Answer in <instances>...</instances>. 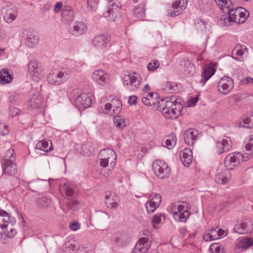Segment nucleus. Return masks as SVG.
<instances>
[{
  "label": "nucleus",
  "instance_id": "obj_1",
  "mask_svg": "<svg viewBox=\"0 0 253 253\" xmlns=\"http://www.w3.org/2000/svg\"><path fill=\"white\" fill-rule=\"evenodd\" d=\"M159 98L158 93L149 92L144 94L142 102L147 106L155 105L157 103V110L169 119H176L181 113L183 107L180 98L175 96L160 100Z\"/></svg>",
  "mask_w": 253,
  "mask_h": 253
},
{
  "label": "nucleus",
  "instance_id": "obj_2",
  "mask_svg": "<svg viewBox=\"0 0 253 253\" xmlns=\"http://www.w3.org/2000/svg\"><path fill=\"white\" fill-rule=\"evenodd\" d=\"M216 3L220 7L222 10L223 8L227 9L228 13V17H225L223 20V24L226 26H229L231 25L232 22H235L236 23H240L241 19L238 18L239 10H244V9L241 7L231 8L230 9V5H228V1L230 0H214Z\"/></svg>",
  "mask_w": 253,
  "mask_h": 253
},
{
  "label": "nucleus",
  "instance_id": "obj_3",
  "mask_svg": "<svg viewBox=\"0 0 253 253\" xmlns=\"http://www.w3.org/2000/svg\"><path fill=\"white\" fill-rule=\"evenodd\" d=\"M13 149L7 151L2 165V175L14 176L17 174V166L14 162L15 158L13 157Z\"/></svg>",
  "mask_w": 253,
  "mask_h": 253
},
{
  "label": "nucleus",
  "instance_id": "obj_4",
  "mask_svg": "<svg viewBox=\"0 0 253 253\" xmlns=\"http://www.w3.org/2000/svg\"><path fill=\"white\" fill-rule=\"evenodd\" d=\"M71 76L69 69L62 68L60 71H52L47 76L48 84L53 85H60L67 81Z\"/></svg>",
  "mask_w": 253,
  "mask_h": 253
},
{
  "label": "nucleus",
  "instance_id": "obj_5",
  "mask_svg": "<svg viewBox=\"0 0 253 253\" xmlns=\"http://www.w3.org/2000/svg\"><path fill=\"white\" fill-rule=\"evenodd\" d=\"M100 158V165L101 167L105 168L109 166L112 169L114 168L116 164L117 156L113 149L107 148L102 150L99 153Z\"/></svg>",
  "mask_w": 253,
  "mask_h": 253
},
{
  "label": "nucleus",
  "instance_id": "obj_6",
  "mask_svg": "<svg viewBox=\"0 0 253 253\" xmlns=\"http://www.w3.org/2000/svg\"><path fill=\"white\" fill-rule=\"evenodd\" d=\"M171 210L174 218L180 222H185L190 214L188 206L179 202L172 204Z\"/></svg>",
  "mask_w": 253,
  "mask_h": 253
},
{
  "label": "nucleus",
  "instance_id": "obj_7",
  "mask_svg": "<svg viewBox=\"0 0 253 253\" xmlns=\"http://www.w3.org/2000/svg\"><path fill=\"white\" fill-rule=\"evenodd\" d=\"M28 74L35 82H39L43 76L44 72L36 60L30 61L28 64Z\"/></svg>",
  "mask_w": 253,
  "mask_h": 253
},
{
  "label": "nucleus",
  "instance_id": "obj_8",
  "mask_svg": "<svg viewBox=\"0 0 253 253\" xmlns=\"http://www.w3.org/2000/svg\"><path fill=\"white\" fill-rule=\"evenodd\" d=\"M152 169L156 176L160 179L169 176L170 169L164 161L155 160L152 164Z\"/></svg>",
  "mask_w": 253,
  "mask_h": 253
},
{
  "label": "nucleus",
  "instance_id": "obj_9",
  "mask_svg": "<svg viewBox=\"0 0 253 253\" xmlns=\"http://www.w3.org/2000/svg\"><path fill=\"white\" fill-rule=\"evenodd\" d=\"M92 102V95L90 93H82L74 99L75 105L80 109H85L89 107Z\"/></svg>",
  "mask_w": 253,
  "mask_h": 253
},
{
  "label": "nucleus",
  "instance_id": "obj_10",
  "mask_svg": "<svg viewBox=\"0 0 253 253\" xmlns=\"http://www.w3.org/2000/svg\"><path fill=\"white\" fill-rule=\"evenodd\" d=\"M234 87V82L231 77L224 76L218 83V91L224 94H228Z\"/></svg>",
  "mask_w": 253,
  "mask_h": 253
},
{
  "label": "nucleus",
  "instance_id": "obj_11",
  "mask_svg": "<svg viewBox=\"0 0 253 253\" xmlns=\"http://www.w3.org/2000/svg\"><path fill=\"white\" fill-rule=\"evenodd\" d=\"M107 0L108 1V7L107 12L104 14V16L106 18H109L110 20L114 21L118 9L121 8L122 4L117 0Z\"/></svg>",
  "mask_w": 253,
  "mask_h": 253
},
{
  "label": "nucleus",
  "instance_id": "obj_12",
  "mask_svg": "<svg viewBox=\"0 0 253 253\" xmlns=\"http://www.w3.org/2000/svg\"><path fill=\"white\" fill-rule=\"evenodd\" d=\"M187 0H176L172 3L171 7L168 10V14L171 17H175L180 14L186 8Z\"/></svg>",
  "mask_w": 253,
  "mask_h": 253
},
{
  "label": "nucleus",
  "instance_id": "obj_13",
  "mask_svg": "<svg viewBox=\"0 0 253 253\" xmlns=\"http://www.w3.org/2000/svg\"><path fill=\"white\" fill-rule=\"evenodd\" d=\"M152 238L142 237L136 244L133 253H146L150 247Z\"/></svg>",
  "mask_w": 253,
  "mask_h": 253
},
{
  "label": "nucleus",
  "instance_id": "obj_14",
  "mask_svg": "<svg viewBox=\"0 0 253 253\" xmlns=\"http://www.w3.org/2000/svg\"><path fill=\"white\" fill-rule=\"evenodd\" d=\"M1 14L6 22L10 23L17 15L16 8L11 4H7L1 9Z\"/></svg>",
  "mask_w": 253,
  "mask_h": 253
},
{
  "label": "nucleus",
  "instance_id": "obj_15",
  "mask_svg": "<svg viewBox=\"0 0 253 253\" xmlns=\"http://www.w3.org/2000/svg\"><path fill=\"white\" fill-rule=\"evenodd\" d=\"M248 160L245 154H242L240 152H235L233 154H230L226 157L224 164L226 167L227 163H229L233 164V166H236L241 162L247 161Z\"/></svg>",
  "mask_w": 253,
  "mask_h": 253
},
{
  "label": "nucleus",
  "instance_id": "obj_16",
  "mask_svg": "<svg viewBox=\"0 0 253 253\" xmlns=\"http://www.w3.org/2000/svg\"><path fill=\"white\" fill-rule=\"evenodd\" d=\"M22 39L25 44L30 47H33L39 42V37L34 31L24 30L22 33Z\"/></svg>",
  "mask_w": 253,
  "mask_h": 253
},
{
  "label": "nucleus",
  "instance_id": "obj_17",
  "mask_svg": "<svg viewBox=\"0 0 253 253\" xmlns=\"http://www.w3.org/2000/svg\"><path fill=\"white\" fill-rule=\"evenodd\" d=\"M15 222L16 220L14 217L11 216L7 212L0 209V228L1 230L4 231L7 223H10L12 226Z\"/></svg>",
  "mask_w": 253,
  "mask_h": 253
},
{
  "label": "nucleus",
  "instance_id": "obj_18",
  "mask_svg": "<svg viewBox=\"0 0 253 253\" xmlns=\"http://www.w3.org/2000/svg\"><path fill=\"white\" fill-rule=\"evenodd\" d=\"M108 41L107 37L104 35H97L92 40V43L97 49L103 50L106 47Z\"/></svg>",
  "mask_w": 253,
  "mask_h": 253
},
{
  "label": "nucleus",
  "instance_id": "obj_19",
  "mask_svg": "<svg viewBox=\"0 0 253 253\" xmlns=\"http://www.w3.org/2000/svg\"><path fill=\"white\" fill-rule=\"evenodd\" d=\"M74 20V11L70 7H65L62 11V23L69 25Z\"/></svg>",
  "mask_w": 253,
  "mask_h": 253
},
{
  "label": "nucleus",
  "instance_id": "obj_20",
  "mask_svg": "<svg viewBox=\"0 0 253 253\" xmlns=\"http://www.w3.org/2000/svg\"><path fill=\"white\" fill-rule=\"evenodd\" d=\"M92 78L96 83L104 85L107 83L109 75L102 70H97L93 72Z\"/></svg>",
  "mask_w": 253,
  "mask_h": 253
},
{
  "label": "nucleus",
  "instance_id": "obj_21",
  "mask_svg": "<svg viewBox=\"0 0 253 253\" xmlns=\"http://www.w3.org/2000/svg\"><path fill=\"white\" fill-rule=\"evenodd\" d=\"M87 28L84 23L77 21L74 23L72 28H70L69 32L75 36H80L84 34L87 31Z\"/></svg>",
  "mask_w": 253,
  "mask_h": 253
},
{
  "label": "nucleus",
  "instance_id": "obj_22",
  "mask_svg": "<svg viewBox=\"0 0 253 253\" xmlns=\"http://www.w3.org/2000/svg\"><path fill=\"white\" fill-rule=\"evenodd\" d=\"M122 104L120 100L116 99H113L112 103H107L105 105V109L106 110L107 114L113 115L117 114L121 110Z\"/></svg>",
  "mask_w": 253,
  "mask_h": 253
},
{
  "label": "nucleus",
  "instance_id": "obj_23",
  "mask_svg": "<svg viewBox=\"0 0 253 253\" xmlns=\"http://www.w3.org/2000/svg\"><path fill=\"white\" fill-rule=\"evenodd\" d=\"M253 223L250 220L236 224L233 229V232L239 234H246L252 230Z\"/></svg>",
  "mask_w": 253,
  "mask_h": 253
},
{
  "label": "nucleus",
  "instance_id": "obj_24",
  "mask_svg": "<svg viewBox=\"0 0 253 253\" xmlns=\"http://www.w3.org/2000/svg\"><path fill=\"white\" fill-rule=\"evenodd\" d=\"M43 103L42 96L39 92L33 93L28 101V106L32 109H38Z\"/></svg>",
  "mask_w": 253,
  "mask_h": 253
},
{
  "label": "nucleus",
  "instance_id": "obj_25",
  "mask_svg": "<svg viewBox=\"0 0 253 253\" xmlns=\"http://www.w3.org/2000/svg\"><path fill=\"white\" fill-rule=\"evenodd\" d=\"M181 161L185 167H188L192 162V152L189 148H186L179 153Z\"/></svg>",
  "mask_w": 253,
  "mask_h": 253
},
{
  "label": "nucleus",
  "instance_id": "obj_26",
  "mask_svg": "<svg viewBox=\"0 0 253 253\" xmlns=\"http://www.w3.org/2000/svg\"><path fill=\"white\" fill-rule=\"evenodd\" d=\"M248 48L245 45L238 44L232 50V57L238 61H241L243 55L246 51L248 52Z\"/></svg>",
  "mask_w": 253,
  "mask_h": 253
},
{
  "label": "nucleus",
  "instance_id": "obj_27",
  "mask_svg": "<svg viewBox=\"0 0 253 253\" xmlns=\"http://www.w3.org/2000/svg\"><path fill=\"white\" fill-rule=\"evenodd\" d=\"M80 245L74 240L66 241L63 246L65 253H76L79 249Z\"/></svg>",
  "mask_w": 253,
  "mask_h": 253
},
{
  "label": "nucleus",
  "instance_id": "obj_28",
  "mask_svg": "<svg viewBox=\"0 0 253 253\" xmlns=\"http://www.w3.org/2000/svg\"><path fill=\"white\" fill-rule=\"evenodd\" d=\"M198 131L193 129L186 130L183 133L185 142L188 145L193 144V140L197 139Z\"/></svg>",
  "mask_w": 253,
  "mask_h": 253
},
{
  "label": "nucleus",
  "instance_id": "obj_29",
  "mask_svg": "<svg viewBox=\"0 0 253 253\" xmlns=\"http://www.w3.org/2000/svg\"><path fill=\"white\" fill-rule=\"evenodd\" d=\"M215 72V69L211 66L206 67L203 71L200 80V83L203 85L214 74Z\"/></svg>",
  "mask_w": 253,
  "mask_h": 253
},
{
  "label": "nucleus",
  "instance_id": "obj_30",
  "mask_svg": "<svg viewBox=\"0 0 253 253\" xmlns=\"http://www.w3.org/2000/svg\"><path fill=\"white\" fill-rule=\"evenodd\" d=\"M229 172L228 170H224L217 173L215 176L214 180L218 184H225L229 180Z\"/></svg>",
  "mask_w": 253,
  "mask_h": 253
},
{
  "label": "nucleus",
  "instance_id": "obj_31",
  "mask_svg": "<svg viewBox=\"0 0 253 253\" xmlns=\"http://www.w3.org/2000/svg\"><path fill=\"white\" fill-rule=\"evenodd\" d=\"M129 78V84L134 89L137 88L141 82V77L140 75L137 73L133 72L127 75Z\"/></svg>",
  "mask_w": 253,
  "mask_h": 253
},
{
  "label": "nucleus",
  "instance_id": "obj_32",
  "mask_svg": "<svg viewBox=\"0 0 253 253\" xmlns=\"http://www.w3.org/2000/svg\"><path fill=\"white\" fill-rule=\"evenodd\" d=\"M231 142L227 140L223 139L222 141H218L216 143L217 148V153L218 154H221L223 152L228 151L231 148Z\"/></svg>",
  "mask_w": 253,
  "mask_h": 253
},
{
  "label": "nucleus",
  "instance_id": "obj_33",
  "mask_svg": "<svg viewBox=\"0 0 253 253\" xmlns=\"http://www.w3.org/2000/svg\"><path fill=\"white\" fill-rule=\"evenodd\" d=\"M36 148L45 152H50L53 149L52 143L48 140H42L36 144Z\"/></svg>",
  "mask_w": 253,
  "mask_h": 253
},
{
  "label": "nucleus",
  "instance_id": "obj_34",
  "mask_svg": "<svg viewBox=\"0 0 253 253\" xmlns=\"http://www.w3.org/2000/svg\"><path fill=\"white\" fill-rule=\"evenodd\" d=\"M13 77L8 70L3 69L0 71V84H5L12 82Z\"/></svg>",
  "mask_w": 253,
  "mask_h": 253
},
{
  "label": "nucleus",
  "instance_id": "obj_35",
  "mask_svg": "<svg viewBox=\"0 0 253 253\" xmlns=\"http://www.w3.org/2000/svg\"><path fill=\"white\" fill-rule=\"evenodd\" d=\"M245 147L246 150L248 152L244 154L249 160L253 156V135L250 136V138L247 143L245 145Z\"/></svg>",
  "mask_w": 253,
  "mask_h": 253
},
{
  "label": "nucleus",
  "instance_id": "obj_36",
  "mask_svg": "<svg viewBox=\"0 0 253 253\" xmlns=\"http://www.w3.org/2000/svg\"><path fill=\"white\" fill-rule=\"evenodd\" d=\"M36 205L41 208H46L48 207L51 204V201L50 199L42 197L38 198L36 201Z\"/></svg>",
  "mask_w": 253,
  "mask_h": 253
},
{
  "label": "nucleus",
  "instance_id": "obj_37",
  "mask_svg": "<svg viewBox=\"0 0 253 253\" xmlns=\"http://www.w3.org/2000/svg\"><path fill=\"white\" fill-rule=\"evenodd\" d=\"M145 4L143 3L139 4L138 7H135L133 9V15L138 18H142L145 16Z\"/></svg>",
  "mask_w": 253,
  "mask_h": 253
},
{
  "label": "nucleus",
  "instance_id": "obj_38",
  "mask_svg": "<svg viewBox=\"0 0 253 253\" xmlns=\"http://www.w3.org/2000/svg\"><path fill=\"white\" fill-rule=\"evenodd\" d=\"M9 223L7 224V226H6V228L3 230H1V231L0 232V237L1 236L2 233L5 235V236L9 238H13L17 233V231L15 229L12 228L10 226L8 227V224Z\"/></svg>",
  "mask_w": 253,
  "mask_h": 253
},
{
  "label": "nucleus",
  "instance_id": "obj_39",
  "mask_svg": "<svg viewBox=\"0 0 253 253\" xmlns=\"http://www.w3.org/2000/svg\"><path fill=\"white\" fill-rule=\"evenodd\" d=\"M252 245H253V240L250 238H245L239 242L237 244V247L243 249H247Z\"/></svg>",
  "mask_w": 253,
  "mask_h": 253
},
{
  "label": "nucleus",
  "instance_id": "obj_40",
  "mask_svg": "<svg viewBox=\"0 0 253 253\" xmlns=\"http://www.w3.org/2000/svg\"><path fill=\"white\" fill-rule=\"evenodd\" d=\"M184 72L186 74L189 76H193L195 73V69L194 64L190 63L189 61L185 62Z\"/></svg>",
  "mask_w": 253,
  "mask_h": 253
},
{
  "label": "nucleus",
  "instance_id": "obj_41",
  "mask_svg": "<svg viewBox=\"0 0 253 253\" xmlns=\"http://www.w3.org/2000/svg\"><path fill=\"white\" fill-rule=\"evenodd\" d=\"M99 0H87V9L88 11L95 12L98 8Z\"/></svg>",
  "mask_w": 253,
  "mask_h": 253
},
{
  "label": "nucleus",
  "instance_id": "obj_42",
  "mask_svg": "<svg viewBox=\"0 0 253 253\" xmlns=\"http://www.w3.org/2000/svg\"><path fill=\"white\" fill-rule=\"evenodd\" d=\"M61 189L65 192L66 196L69 197H72L74 193L73 187L70 184L65 183L61 186Z\"/></svg>",
  "mask_w": 253,
  "mask_h": 253
},
{
  "label": "nucleus",
  "instance_id": "obj_43",
  "mask_svg": "<svg viewBox=\"0 0 253 253\" xmlns=\"http://www.w3.org/2000/svg\"><path fill=\"white\" fill-rule=\"evenodd\" d=\"M66 205L69 209L72 211H77L80 207V202L77 199H73L67 202Z\"/></svg>",
  "mask_w": 253,
  "mask_h": 253
},
{
  "label": "nucleus",
  "instance_id": "obj_44",
  "mask_svg": "<svg viewBox=\"0 0 253 253\" xmlns=\"http://www.w3.org/2000/svg\"><path fill=\"white\" fill-rule=\"evenodd\" d=\"M162 218L165 219V215L161 213H159L155 214L152 219L153 226L154 228H156V225L160 224L162 221Z\"/></svg>",
  "mask_w": 253,
  "mask_h": 253
},
{
  "label": "nucleus",
  "instance_id": "obj_45",
  "mask_svg": "<svg viewBox=\"0 0 253 253\" xmlns=\"http://www.w3.org/2000/svg\"><path fill=\"white\" fill-rule=\"evenodd\" d=\"M113 121L118 128H121L125 126V119L120 116H115Z\"/></svg>",
  "mask_w": 253,
  "mask_h": 253
},
{
  "label": "nucleus",
  "instance_id": "obj_46",
  "mask_svg": "<svg viewBox=\"0 0 253 253\" xmlns=\"http://www.w3.org/2000/svg\"><path fill=\"white\" fill-rule=\"evenodd\" d=\"M165 89L170 93H174L178 91V87L174 83L168 82L166 84Z\"/></svg>",
  "mask_w": 253,
  "mask_h": 253
},
{
  "label": "nucleus",
  "instance_id": "obj_47",
  "mask_svg": "<svg viewBox=\"0 0 253 253\" xmlns=\"http://www.w3.org/2000/svg\"><path fill=\"white\" fill-rule=\"evenodd\" d=\"M83 148H84L87 151L86 153L87 155H92L94 151V148L93 147V145L90 142H86L84 144Z\"/></svg>",
  "mask_w": 253,
  "mask_h": 253
},
{
  "label": "nucleus",
  "instance_id": "obj_48",
  "mask_svg": "<svg viewBox=\"0 0 253 253\" xmlns=\"http://www.w3.org/2000/svg\"><path fill=\"white\" fill-rule=\"evenodd\" d=\"M151 197H152L150 200L151 202L159 206L162 201L161 196L159 194H155L154 195L152 194Z\"/></svg>",
  "mask_w": 253,
  "mask_h": 253
},
{
  "label": "nucleus",
  "instance_id": "obj_49",
  "mask_svg": "<svg viewBox=\"0 0 253 253\" xmlns=\"http://www.w3.org/2000/svg\"><path fill=\"white\" fill-rule=\"evenodd\" d=\"M243 123L246 125V127L249 128L253 127V115L250 117H246L243 119Z\"/></svg>",
  "mask_w": 253,
  "mask_h": 253
},
{
  "label": "nucleus",
  "instance_id": "obj_50",
  "mask_svg": "<svg viewBox=\"0 0 253 253\" xmlns=\"http://www.w3.org/2000/svg\"><path fill=\"white\" fill-rule=\"evenodd\" d=\"M158 207L156 205H154V203L151 202L150 200L147 202L146 205L147 211L151 213L153 212Z\"/></svg>",
  "mask_w": 253,
  "mask_h": 253
},
{
  "label": "nucleus",
  "instance_id": "obj_51",
  "mask_svg": "<svg viewBox=\"0 0 253 253\" xmlns=\"http://www.w3.org/2000/svg\"><path fill=\"white\" fill-rule=\"evenodd\" d=\"M8 133L9 129L7 126L0 122V135L4 136Z\"/></svg>",
  "mask_w": 253,
  "mask_h": 253
},
{
  "label": "nucleus",
  "instance_id": "obj_52",
  "mask_svg": "<svg viewBox=\"0 0 253 253\" xmlns=\"http://www.w3.org/2000/svg\"><path fill=\"white\" fill-rule=\"evenodd\" d=\"M210 248L214 251V253H223V248L218 244H213L210 246Z\"/></svg>",
  "mask_w": 253,
  "mask_h": 253
},
{
  "label": "nucleus",
  "instance_id": "obj_53",
  "mask_svg": "<svg viewBox=\"0 0 253 253\" xmlns=\"http://www.w3.org/2000/svg\"><path fill=\"white\" fill-rule=\"evenodd\" d=\"M159 62L158 60H154L153 62H150L147 66L148 70L154 71L159 67Z\"/></svg>",
  "mask_w": 253,
  "mask_h": 253
},
{
  "label": "nucleus",
  "instance_id": "obj_54",
  "mask_svg": "<svg viewBox=\"0 0 253 253\" xmlns=\"http://www.w3.org/2000/svg\"><path fill=\"white\" fill-rule=\"evenodd\" d=\"M66 64L68 65L71 69H75L78 67V64L75 61L68 59L66 61Z\"/></svg>",
  "mask_w": 253,
  "mask_h": 253
},
{
  "label": "nucleus",
  "instance_id": "obj_55",
  "mask_svg": "<svg viewBox=\"0 0 253 253\" xmlns=\"http://www.w3.org/2000/svg\"><path fill=\"white\" fill-rule=\"evenodd\" d=\"M138 97L136 95H131L128 97V103L130 105L136 104Z\"/></svg>",
  "mask_w": 253,
  "mask_h": 253
},
{
  "label": "nucleus",
  "instance_id": "obj_56",
  "mask_svg": "<svg viewBox=\"0 0 253 253\" xmlns=\"http://www.w3.org/2000/svg\"><path fill=\"white\" fill-rule=\"evenodd\" d=\"M18 98V95L15 93H13L9 96V100L12 104H15Z\"/></svg>",
  "mask_w": 253,
  "mask_h": 253
},
{
  "label": "nucleus",
  "instance_id": "obj_57",
  "mask_svg": "<svg viewBox=\"0 0 253 253\" xmlns=\"http://www.w3.org/2000/svg\"><path fill=\"white\" fill-rule=\"evenodd\" d=\"M242 10H239L238 14V17L240 18L239 19H241V22L240 23H242L244 22L247 19V15L246 14L242 11Z\"/></svg>",
  "mask_w": 253,
  "mask_h": 253
},
{
  "label": "nucleus",
  "instance_id": "obj_58",
  "mask_svg": "<svg viewBox=\"0 0 253 253\" xmlns=\"http://www.w3.org/2000/svg\"><path fill=\"white\" fill-rule=\"evenodd\" d=\"M203 238L206 241H211L215 240L209 231L204 235Z\"/></svg>",
  "mask_w": 253,
  "mask_h": 253
},
{
  "label": "nucleus",
  "instance_id": "obj_59",
  "mask_svg": "<svg viewBox=\"0 0 253 253\" xmlns=\"http://www.w3.org/2000/svg\"><path fill=\"white\" fill-rule=\"evenodd\" d=\"M105 203L108 208H111L112 209H116L118 206V203L116 202H110V201H107L105 202Z\"/></svg>",
  "mask_w": 253,
  "mask_h": 253
},
{
  "label": "nucleus",
  "instance_id": "obj_60",
  "mask_svg": "<svg viewBox=\"0 0 253 253\" xmlns=\"http://www.w3.org/2000/svg\"><path fill=\"white\" fill-rule=\"evenodd\" d=\"M70 228L73 231H76L80 228V225L78 222H72L70 224Z\"/></svg>",
  "mask_w": 253,
  "mask_h": 253
},
{
  "label": "nucleus",
  "instance_id": "obj_61",
  "mask_svg": "<svg viewBox=\"0 0 253 253\" xmlns=\"http://www.w3.org/2000/svg\"><path fill=\"white\" fill-rule=\"evenodd\" d=\"M62 3L60 1L57 2L54 5V10L55 12H58L62 7Z\"/></svg>",
  "mask_w": 253,
  "mask_h": 253
},
{
  "label": "nucleus",
  "instance_id": "obj_62",
  "mask_svg": "<svg viewBox=\"0 0 253 253\" xmlns=\"http://www.w3.org/2000/svg\"><path fill=\"white\" fill-rule=\"evenodd\" d=\"M20 110L16 108H13L10 109L11 115L12 117L18 115L20 113Z\"/></svg>",
  "mask_w": 253,
  "mask_h": 253
},
{
  "label": "nucleus",
  "instance_id": "obj_63",
  "mask_svg": "<svg viewBox=\"0 0 253 253\" xmlns=\"http://www.w3.org/2000/svg\"><path fill=\"white\" fill-rule=\"evenodd\" d=\"M211 234L213 235V237L215 239H218V236H217V227H216L215 228H212L210 229L209 231Z\"/></svg>",
  "mask_w": 253,
  "mask_h": 253
},
{
  "label": "nucleus",
  "instance_id": "obj_64",
  "mask_svg": "<svg viewBox=\"0 0 253 253\" xmlns=\"http://www.w3.org/2000/svg\"><path fill=\"white\" fill-rule=\"evenodd\" d=\"M175 143L176 142L174 139L171 140L170 139H167L165 142V144L168 148L169 147H172Z\"/></svg>",
  "mask_w": 253,
  "mask_h": 253
}]
</instances>
